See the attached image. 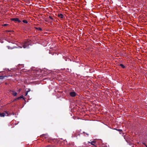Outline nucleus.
I'll use <instances>...</instances> for the list:
<instances>
[{
	"label": "nucleus",
	"mask_w": 147,
	"mask_h": 147,
	"mask_svg": "<svg viewBox=\"0 0 147 147\" xmlns=\"http://www.w3.org/2000/svg\"><path fill=\"white\" fill-rule=\"evenodd\" d=\"M10 114L9 113L5 111L2 113H0V117H4L5 116H8Z\"/></svg>",
	"instance_id": "obj_1"
},
{
	"label": "nucleus",
	"mask_w": 147,
	"mask_h": 147,
	"mask_svg": "<svg viewBox=\"0 0 147 147\" xmlns=\"http://www.w3.org/2000/svg\"><path fill=\"white\" fill-rule=\"evenodd\" d=\"M11 20L15 22H17L18 23H20L21 22V21L18 18H12L10 19Z\"/></svg>",
	"instance_id": "obj_2"
},
{
	"label": "nucleus",
	"mask_w": 147,
	"mask_h": 147,
	"mask_svg": "<svg viewBox=\"0 0 147 147\" xmlns=\"http://www.w3.org/2000/svg\"><path fill=\"white\" fill-rule=\"evenodd\" d=\"M29 45V44H28V41L26 42L23 45V46L24 48H25L27 47H28Z\"/></svg>",
	"instance_id": "obj_3"
},
{
	"label": "nucleus",
	"mask_w": 147,
	"mask_h": 147,
	"mask_svg": "<svg viewBox=\"0 0 147 147\" xmlns=\"http://www.w3.org/2000/svg\"><path fill=\"white\" fill-rule=\"evenodd\" d=\"M69 94L70 96L72 97H74L76 95V93L74 92H70Z\"/></svg>",
	"instance_id": "obj_4"
},
{
	"label": "nucleus",
	"mask_w": 147,
	"mask_h": 147,
	"mask_svg": "<svg viewBox=\"0 0 147 147\" xmlns=\"http://www.w3.org/2000/svg\"><path fill=\"white\" fill-rule=\"evenodd\" d=\"M57 16L59 18H61V19H63L64 18V16H63V15L61 13L58 14L57 15Z\"/></svg>",
	"instance_id": "obj_5"
},
{
	"label": "nucleus",
	"mask_w": 147,
	"mask_h": 147,
	"mask_svg": "<svg viewBox=\"0 0 147 147\" xmlns=\"http://www.w3.org/2000/svg\"><path fill=\"white\" fill-rule=\"evenodd\" d=\"M10 76V75H8V76H0V80L2 79L5 78V77H7L8 76Z\"/></svg>",
	"instance_id": "obj_6"
},
{
	"label": "nucleus",
	"mask_w": 147,
	"mask_h": 147,
	"mask_svg": "<svg viewBox=\"0 0 147 147\" xmlns=\"http://www.w3.org/2000/svg\"><path fill=\"white\" fill-rule=\"evenodd\" d=\"M88 143H89L91 144L92 145H94L95 144H96V142L95 140H94V141H92V142H88Z\"/></svg>",
	"instance_id": "obj_7"
},
{
	"label": "nucleus",
	"mask_w": 147,
	"mask_h": 147,
	"mask_svg": "<svg viewBox=\"0 0 147 147\" xmlns=\"http://www.w3.org/2000/svg\"><path fill=\"white\" fill-rule=\"evenodd\" d=\"M12 92V94L13 96H16L17 95V93L15 91H13Z\"/></svg>",
	"instance_id": "obj_8"
},
{
	"label": "nucleus",
	"mask_w": 147,
	"mask_h": 147,
	"mask_svg": "<svg viewBox=\"0 0 147 147\" xmlns=\"http://www.w3.org/2000/svg\"><path fill=\"white\" fill-rule=\"evenodd\" d=\"M21 98H23V99H24V97L22 95L20 97L17 98V99L18 100Z\"/></svg>",
	"instance_id": "obj_9"
},
{
	"label": "nucleus",
	"mask_w": 147,
	"mask_h": 147,
	"mask_svg": "<svg viewBox=\"0 0 147 147\" xmlns=\"http://www.w3.org/2000/svg\"><path fill=\"white\" fill-rule=\"evenodd\" d=\"M120 66L122 68H125V66L124 65H123L122 64H120Z\"/></svg>",
	"instance_id": "obj_10"
},
{
	"label": "nucleus",
	"mask_w": 147,
	"mask_h": 147,
	"mask_svg": "<svg viewBox=\"0 0 147 147\" xmlns=\"http://www.w3.org/2000/svg\"><path fill=\"white\" fill-rule=\"evenodd\" d=\"M22 22L23 23H26V24H27L28 22V21L26 20H23Z\"/></svg>",
	"instance_id": "obj_11"
},
{
	"label": "nucleus",
	"mask_w": 147,
	"mask_h": 147,
	"mask_svg": "<svg viewBox=\"0 0 147 147\" xmlns=\"http://www.w3.org/2000/svg\"><path fill=\"white\" fill-rule=\"evenodd\" d=\"M36 29H37V30H38L40 31H42V29L40 27L36 28Z\"/></svg>",
	"instance_id": "obj_12"
},
{
	"label": "nucleus",
	"mask_w": 147,
	"mask_h": 147,
	"mask_svg": "<svg viewBox=\"0 0 147 147\" xmlns=\"http://www.w3.org/2000/svg\"><path fill=\"white\" fill-rule=\"evenodd\" d=\"M7 47L9 49H12L14 48V47H11L9 46H8Z\"/></svg>",
	"instance_id": "obj_13"
},
{
	"label": "nucleus",
	"mask_w": 147,
	"mask_h": 147,
	"mask_svg": "<svg viewBox=\"0 0 147 147\" xmlns=\"http://www.w3.org/2000/svg\"><path fill=\"white\" fill-rule=\"evenodd\" d=\"M8 25H9L8 24H2V26H7Z\"/></svg>",
	"instance_id": "obj_14"
},
{
	"label": "nucleus",
	"mask_w": 147,
	"mask_h": 147,
	"mask_svg": "<svg viewBox=\"0 0 147 147\" xmlns=\"http://www.w3.org/2000/svg\"><path fill=\"white\" fill-rule=\"evenodd\" d=\"M49 18L51 19L52 20H53V18H52V17L51 16H49Z\"/></svg>",
	"instance_id": "obj_15"
},
{
	"label": "nucleus",
	"mask_w": 147,
	"mask_h": 147,
	"mask_svg": "<svg viewBox=\"0 0 147 147\" xmlns=\"http://www.w3.org/2000/svg\"><path fill=\"white\" fill-rule=\"evenodd\" d=\"M46 135V134H43L42 135H41V136L42 137H44V136Z\"/></svg>",
	"instance_id": "obj_16"
},
{
	"label": "nucleus",
	"mask_w": 147,
	"mask_h": 147,
	"mask_svg": "<svg viewBox=\"0 0 147 147\" xmlns=\"http://www.w3.org/2000/svg\"><path fill=\"white\" fill-rule=\"evenodd\" d=\"M28 92H26L25 96H26L28 94Z\"/></svg>",
	"instance_id": "obj_17"
},
{
	"label": "nucleus",
	"mask_w": 147,
	"mask_h": 147,
	"mask_svg": "<svg viewBox=\"0 0 147 147\" xmlns=\"http://www.w3.org/2000/svg\"><path fill=\"white\" fill-rule=\"evenodd\" d=\"M22 89H19L18 90V92H20L21 90Z\"/></svg>",
	"instance_id": "obj_18"
},
{
	"label": "nucleus",
	"mask_w": 147,
	"mask_h": 147,
	"mask_svg": "<svg viewBox=\"0 0 147 147\" xmlns=\"http://www.w3.org/2000/svg\"><path fill=\"white\" fill-rule=\"evenodd\" d=\"M84 133L85 134H86V135H88V134L87 133H85L84 132Z\"/></svg>",
	"instance_id": "obj_19"
},
{
	"label": "nucleus",
	"mask_w": 147,
	"mask_h": 147,
	"mask_svg": "<svg viewBox=\"0 0 147 147\" xmlns=\"http://www.w3.org/2000/svg\"><path fill=\"white\" fill-rule=\"evenodd\" d=\"M93 146H94V147H97V146L94 144Z\"/></svg>",
	"instance_id": "obj_20"
},
{
	"label": "nucleus",
	"mask_w": 147,
	"mask_h": 147,
	"mask_svg": "<svg viewBox=\"0 0 147 147\" xmlns=\"http://www.w3.org/2000/svg\"><path fill=\"white\" fill-rule=\"evenodd\" d=\"M118 131H122V130H121V129H118Z\"/></svg>",
	"instance_id": "obj_21"
},
{
	"label": "nucleus",
	"mask_w": 147,
	"mask_h": 147,
	"mask_svg": "<svg viewBox=\"0 0 147 147\" xmlns=\"http://www.w3.org/2000/svg\"><path fill=\"white\" fill-rule=\"evenodd\" d=\"M30 90H29L27 91L26 92H29L30 91Z\"/></svg>",
	"instance_id": "obj_22"
}]
</instances>
